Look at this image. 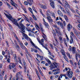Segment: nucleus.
Segmentation results:
<instances>
[{
	"instance_id": "nucleus-1",
	"label": "nucleus",
	"mask_w": 80,
	"mask_h": 80,
	"mask_svg": "<svg viewBox=\"0 0 80 80\" xmlns=\"http://www.w3.org/2000/svg\"><path fill=\"white\" fill-rule=\"evenodd\" d=\"M4 14H5L6 17H7L8 19H9V20L11 21L13 24H14V25H16V26H18L19 28L21 29V30L22 31L21 33H22V35L23 36V37H24L25 38V39H26L27 40H28H28H30V38L28 37L27 34L24 33H25V27L23 24L22 23V22H23V21H24V19H22L20 22H19L20 25H19L18 24V23L17 22V20L15 19H13V18H12V16L11 15L9 14L8 15L5 13H4Z\"/></svg>"
},
{
	"instance_id": "nucleus-2",
	"label": "nucleus",
	"mask_w": 80,
	"mask_h": 80,
	"mask_svg": "<svg viewBox=\"0 0 80 80\" xmlns=\"http://www.w3.org/2000/svg\"><path fill=\"white\" fill-rule=\"evenodd\" d=\"M65 5L64 6V8L65 9L68 15L70 16V17H72V14H71L70 12L69 11H67V10H68V8H70V6L69 4H68V2H67V1H65Z\"/></svg>"
},
{
	"instance_id": "nucleus-3",
	"label": "nucleus",
	"mask_w": 80,
	"mask_h": 80,
	"mask_svg": "<svg viewBox=\"0 0 80 80\" xmlns=\"http://www.w3.org/2000/svg\"><path fill=\"white\" fill-rule=\"evenodd\" d=\"M53 26L54 27H55V28H56L57 29V30L56 29H55L56 33L57 34H58L59 35H61V33L60 32V28L59 27H58V26L56 25H54Z\"/></svg>"
},
{
	"instance_id": "nucleus-4",
	"label": "nucleus",
	"mask_w": 80,
	"mask_h": 80,
	"mask_svg": "<svg viewBox=\"0 0 80 80\" xmlns=\"http://www.w3.org/2000/svg\"><path fill=\"white\" fill-rule=\"evenodd\" d=\"M49 67L51 68L50 69V70H52V69H53V68H57V64L56 62H54L53 63V64L51 65Z\"/></svg>"
},
{
	"instance_id": "nucleus-5",
	"label": "nucleus",
	"mask_w": 80,
	"mask_h": 80,
	"mask_svg": "<svg viewBox=\"0 0 80 80\" xmlns=\"http://www.w3.org/2000/svg\"><path fill=\"white\" fill-rule=\"evenodd\" d=\"M67 75L69 78H72L73 77V72L72 71H68L67 72Z\"/></svg>"
},
{
	"instance_id": "nucleus-6",
	"label": "nucleus",
	"mask_w": 80,
	"mask_h": 80,
	"mask_svg": "<svg viewBox=\"0 0 80 80\" xmlns=\"http://www.w3.org/2000/svg\"><path fill=\"white\" fill-rule=\"evenodd\" d=\"M47 20H48L49 22V23H52V22H53V20H52V18H51V17H50V15L48 13H47Z\"/></svg>"
},
{
	"instance_id": "nucleus-7",
	"label": "nucleus",
	"mask_w": 80,
	"mask_h": 80,
	"mask_svg": "<svg viewBox=\"0 0 80 80\" xmlns=\"http://www.w3.org/2000/svg\"><path fill=\"white\" fill-rule=\"evenodd\" d=\"M32 2H33V1H31V0H27V2L25 1L24 2V3L25 5H28V4L29 5H32Z\"/></svg>"
},
{
	"instance_id": "nucleus-8",
	"label": "nucleus",
	"mask_w": 80,
	"mask_h": 80,
	"mask_svg": "<svg viewBox=\"0 0 80 80\" xmlns=\"http://www.w3.org/2000/svg\"><path fill=\"white\" fill-rule=\"evenodd\" d=\"M43 42H44L43 39H42L41 40V41H40V42H39V43L42 45V46L43 47V48H45V49H46V50H48V48H47V47H45V46H44V44H43Z\"/></svg>"
},
{
	"instance_id": "nucleus-9",
	"label": "nucleus",
	"mask_w": 80,
	"mask_h": 80,
	"mask_svg": "<svg viewBox=\"0 0 80 80\" xmlns=\"http://www.w3.org/2000/svg\"><path fill=\"white\" fill-rule=\"evenodd\" d=\"M17 39L18 42V43H19L21 48H22L23 50H24V49H25V48L23 46L22 43V42L20 41L18 38H17Z\"/></svg>"
},
{
	"instance_id": "nucleus-10",
	"label": "nucleus",
	"mask_w": 80,
	"mask_h": 80,
	"mask_svg": "<svg viewBox=\"0 0 80 80\" xmlns=\"http://www.w3.org/2000/svg\"><path fill=\"white\" fill-rule=\"evenodd\" d=\"M22 62H23V65L24 67V70L25 71V72H26V70H27V68L26 67V62H25V60H24V59H22Z\"/></svg>"
},
{
	"instance_id": "nucleus-11",
	"label": "nucleus",
	"mask_w": 80,
	"mask_h": 80,
	"mask_svg": "<svg viewBox=\"0 0 80 80\" xmlns=\"http://www.w3.org/2000/svg\"><path fill=\"white\" fill-rule=\"evenodd\" d=\"M49 2H51L50 3L51 6L53 8H55V6H54V5H55V4L54 3V2L52 0H50Z\"/></svg>"
},
{
	"instance_id": "nucleus-12",
	"label": "nucleus",
	"mask_w": 80,
	"mask_h": 80,
	"mask_svg": "<svg viewBox=\"0 0 80 80\" xmlns=\"http://www.w3.org/2000/svg\"><path fill=\"white\" fill-rule=\"evenodd\" d=\"M15 65H14V64L11 63L9 65L8 68L10 70H12V68H14L15 67Z\"/></svg>"
},
{
	"instance_id": "nucleus-13",
	"label": "nucleus",
	"mask_w": 80,
	"mask_h": 80,
	"mask_svg": "<svg viewBox=\"0 0 80 80\" xmlns=\"http://www.w3.org/2000/svg\"><path fill=\"white\" fill-rule=\"evenodd\" d=\"M67 28L69 32L70 30V29L72 28V26L69 23L67 25Z\"/></svg>"
},
{
	"instance_id": "nucleus-14",
	"label": "nucleus",
	"mask_w": 80,
	"mask_h": 80,
	"mask_svg": "<svg viewBox=\"0 0 80 80\" xmlns=\"http://www.w3.org/2000/svg\"><path fill=\"white\" fill-rule=\"evenodd\" d=\"M10 2L11 4H12V5L15 8H17V7L16 6V5H17V4L13 1V0H10Z\"/></svg>"
},
{
	"instance_id": "nucleus-15",
	"label": "nucleus",
	"mask_w": 80,
	"mask_h": 80,
	"mask_svg": "<svg viewBox=\"0 0 80 80\" xmlns=\"http://www.w3.org/2000/svg\"><path fill=\"white\" fill-rule=\"evenodd\" d=\"M21 74L19 72H18L16 73V80H18V79H19V75H20Z\"/></svg>"
},
{
	"instance_id": "nucleus-16",
	"label": "nucleus",
	"mask_w": 80,
	"mask_h": 80,
	"mask_svg": "<svg viewBox=\"0 0 80 80\" xmlns=\"http://www.w3.org/2000/svg\"><path fill=\"white\" fill-rule=\"evenodd\" d=\"M19 5H21V7H22L23 10L24 11V12H25V13H27V12H26V9L24 7V6H23V5H22V3L20 2V1H19Z\"/></svg>"
},
{
	"instance_id": "nucleus-17",
	"label": "nucleus",
	"mask_w": 80,
	"mask_h": 80,
	"mask_svg": "<svg viewBox=\"0 0 80 80\" xmlns=\"http://www.w3.org/2000/svg\"><path fill=\"white\" fill-rule=\"evenodd\" d=\"M41 7L42 9H47V7L45 5H41Z\"/></svg>"
},
{
	"instance_id": "nucleus-18",
	"label": "nucleus",
	"mask_w": 80,
	"mask_h": 80,
	"mask_svg": "<svg viewBox=\"0 0 80 80\" xmlns=\"http://www.w3.org/2000/svg\"><path fill=\"white\" fill-rule=\"evenodd\" d=\"M58 13L59 15L61 16V17H63V13L61 12L60 10L58 11Z\"/></svg>"
},
{
	"instance_id": "nucleus-19",
	"label": "nucleus",
	"mask_w": 80,
	"mask_h": 80,
	"mask_svg": "<svg viewBox=\"0 0 80 80\" xmlns=\"http://www.w3.org/2000/svg\"><path fill=\"white\" fill-rule=\"evenodd\" d=\"M71 39L70 40V43L71 44L73 43V37L72 36H70Z\"/></svg>"
},
{
	"instance_id": "nucleus-20",
	"label": "nucleus",
	"mask_w": 80,
	"mask_h": 80,
	"mask_svg": "<svg viewBox=\"0 0 80 80\" xmlns=\"http://www.w3.org/2000/svg\"><path fill=\"white\" fill-rule=\"evenodd\" d=\"M28 74H29V72H28V71L27 70V75L28 77V78L29 80H32V77L31 76H29Z\"/></svg>"
},
{
	"instance_id": "nucleus-21",
	"label": "nucleus",
	"mask_w": 80,
	"mask_h": 80,
	"mask_svg": "<svg viewBox=\"0 0 80 80\" xmlns=\"http://www.w3.org/2000/svg\"><path fill=\"white\" fill-rule=\"evenodd\" d=\"M73 29L74 31V33L75 34V35H77V36H78V32H77V31L75 28L73 27Z\"/></svg>"
},
{
	"instance_id": "nucleus-22",
	"label": "nucleus",
	"mask_w": 80,
	"mask_h": 80,
	"mask_svg": "<svg viewBox=\"0 0 80 80\" xmlns=\"http://www.w3.org/2000/svg\"><path fill=\"white\" fill-rule=\"evenodd\" d=\"M63 41H64L65 45H66V47H68V46H67V42H66V39L65 38H63Z\"/></svg>"
},
{
	"instance_id": "nucleus-23",
	"label": "nucleus",
	"mask_w": 80,
	"mask_h": 80,
	"mask_svg": "<svg viewBox=\"0 0 80 80\" xmlns=\"http://www.w3.org/2000/svg\"><path fill=\"white\" fill-rule=\"evenodd\" d=\"M16 48L18 51H20V47L17 44V43H16Z\"/></svg>"
},
{
	"instance_id": "nucleus-24",
	"label": "nucleus",
	"mask_w": 80,
	"mask_h": 80,
	"mask_svg": "<svg viewBox=\"0 0 80 80\" xmlns=\"http://www.w3.org/2000/svg\"><path fill=\"white\" fill-rule=\"evenodd\" d=\"M35 70L36 74L37 75L39 79H40V76H39V73H38V70H37V69H36Z\"/></svg>"
},
{
	"instance_id": "nucleus-25",
	"label": "nucleus",
	"mask_w": 80,
	"mask_h": 80,
	"mask_svg": "<svg viewBox=\"0 0 80 80\" xmlns=\"http://www.w3.org/2000/svg\"><path fill=\"white\" fill-rule=\"evenodd\" d=\"M70 34L74 38H76V36H75V35H74V34H73V32H70Z\"/></svg>"
},
{
	"instance_id": "nucleus-26",
	"label": "nucleus",
	"mask_w": 80,
	"mask_h": 80,
	"mask_svg": "<svg viewBox=\"0 0 80 80\" xmlns=\"http://www.w3.org/2000/svg\"><path fill=\"white\" fill-rule=\"evenodd\" d=\"M60 8L61 9V10L62 11V12H63L64 13H66V12H65V11L64 9H63V8H62V7H61V6H60Z\"/></svg>"
},
{
	"instance_id": "nucleus-27",
	"label": "nucleus",
	"mask_w": 80,
	"mask_h": 80,
	"mask_svg": "<svg viewBox=\"0 0 80 80\" xmlns=\"http://www.w3.org/2000/svg\"><path fill=\"white\" fill-rule=\"evenodd\" d=\"M61 52L62 53V55H65V51L63 49H61Z\"/></svg>"
},
{
	"instance_id": "nucleus-28",
	"label": "nucleus",
	"mask_w": 80,
	"mask_h": 80,
	"mask_svg": "<svg viewBox=\"0 0 80 80\" xmlns=\"http://www.w3.org/2000/svg\"><path fill=\"white\" fill-rule=\"evenodd\" d=\"M41 28V32L42 33V34L43 35H44V33H43V32H44V29H43V27H42V28Z\"/></svg>"
},
{
	"instance_id": "nucleus-29",
	"label": "nucleus",
	"mask_w": 80,
	"mask_h": 80,
	"mask_svg": "<svg viewBox=\"0 0 80 80\" xmlns=\"http://www.w3.org/2000/svg\"><path fill=\"white\" fill-rule=\"evenodd\" d=\"M64 18L65 19L66 21L68 22V17H67V16L66 15H64Z\"/></svg>"
},
{
	"instance_id": "nucleus-30",
	"label": "nucleus",
	"mask_w": 80,
	"mask_h": 80,
	"mask_svg": "<svg viewBox=\"0 0 80 80\" xmlns=\"http://www.w3.org/2000/svg\"><path fill=\"white\" fill-rule=\"evenodd\" d=\"M57 23L58 25H62V22H60V21H58L56 22Z\"/></svg>"
},
{
	"instance_id": "nucleus-31",
	"label": "nucleus",
	"mask_w": 80,
	"mask_h": 80,
	"mask_svg": "<svg viewBox=\"0 0 80 80\" xmlns=\"http://www.w3.org/2000/svg\"><path fill=\"white\" fill-rule=\"evenodd\" d=\"M24 16L25 17V20H26V21H27V22H28V23H30V22L29 21L30 20L28 18H27V17L25 16L24 15Z\"/></svg>"
},
{
	"instance_id": "nucleus-32",
	"label": "nucleus",
	"mask_w": 80,
	"mask_h": 80,
	"mask_svg": "<svg viewBox=\"0 0 80 80\" xmlns=\"http://www.w3.org/2000/svg\"><path fill=\"white\" fill-rule=\"evenodd\" d=\"M44 24L45 25L46 27H47L48 28V27L49 26H48V23H47L46 22H44Z\"/></svg>"
},
{
	"instance_id": "nucleus-33",
	"label": "nucleus",
	"mask_w": 80,
	"mask_h": 80,
	"mask_svg": "<svg viewBox=\"0 0 80 80\" xmlns=\"http://www.w3.org/2000/svg\"><path fill=\"white\" fill-rule=\"evenodd\" d=\"M7 5L8 6V8H9V9H10V10H12L13 9V8H12V7H11V6L9 5L8 3L7 4Z\"/></svg>"
},
{
	"instance_id": "nucleus-34",
	"label": "nucleus",
	"mask_w": 80,
	"mask_h": 80,
	"mask_svg": "<svg viewBox=\"0 0 80 80\" xmlns=\"http://www.w3.org/2000/svg\"><path fill=\"white\" fill-rule=\"evenodd\" d=\"M47 50H48V54L49 55H50V56H52V54L51 53V52L50 51H49V50H48V48Z\"/></svg>"
},
{
	"instance_id": "nucleus-35",
	"label": "nucleus",
	"mask_w": 80,
	"mask_h": 80,
	"mask_svg": "<svg viewBox=\"0 0 80 80\" xmlns=\"http://www.w3.org/2000/svg\"><path fill=\"white\" fill-rule=\"evenodd\" d=\"M43 35L44 36V38L45 40H46V41H47V36H46V35H45V34H43Z\"/></svg>"
},
{
	"instance_id": "nucleus-36",
	"label": "nucleus",
	"mask_w": 80,
	"mask_h": 80,
	"mask_svg": "<svg viewBox=\"0 0 80 80\" xmlns=\"http://www.w3.org/2000/svg\"><path fill=\"white\" fill-rule=\"evenodd\" d=\"M63 58H64L65 59V60H66L67 62H68V59H67V57H66V56H65V54L64 55Z\"/></svg>"
},
{
	"instance_id": "nucleus-37",
	"label": "nucleus",
	"mask_w": 80,
	"mask_h": 80,
	"mask_svg": "<svg viewBox=\"0 0 80 80\" xmlns=\"http://www.w3.org/2000/svg\"><path fill=\"white\" fill-rule=\"evenodd\" d=\"M67 55H68V57L70 59L71 58V57H70V53L67 52Z\"/></svg>"
},
{
	"instance_id": "nucleus-38",
	"label": "nucleus",
	"mask_w": 80,
	"mask_h": 80,
	"mask_svg": "<svg viewBox=\"0 0 80 80\" xmlns=\"http://www.w3.org/2000/svg\"><path fill=\"white\" fill-rule=\"evenodd\" d=\"M59 39L60 42H62H62H63V40L62 39V37H59Z\"/></svg>"
},
{
	"instance_id": "nucleus-39",
	"label": "nucleus",
	"mask_w": 80,
	"mask_h": 80,
	"mask_svg": "<svg viewBox=\"0 0 80 80\" xmlns=\"http://www.w3.org/2000/svg\"><path fill=\"white\" fill-rule=\"evenodd\" d=\"M8 57L10 58V52L9 51H8Z\"/></svg>"
},
{
	"instance_id": "nucleus-40",
	"label": "nucleus",
	"mask_w": 80,
	"mask_h": 80,
	"mask_svg": "<svg viewBox=\"0 0 80 80\" xmlns=\"http://www.w3.org/2000/svg\"><path fill=\"white\" fill-rule=\"evenodd\" d=\"M62 74V76L65 77V78L66 79H68V77H67V76H66L67 74Z\"/></svg>"
},
{
	"instance_id": "nucleus-41",
	"label": "nucleus",
	"mask_w": 80,
	"mask_h": 80,
	"mask_svg": "<svg viewBox=\"0 0 80 80\" xmlns=\"http://www.w3.org/2000/svg\"><path fill=\"white\" fill-rule=\"evenodd\" d=\"M29 10L30 12L31 13L33 14V12L32 11V8H29Z\"/></svg>"
},
{
	"instance_id": "nucleus-42",
	"label": "nucleus",
	"mask_w": 80,
	"mask_h": 80,
	"mask_svg": "<svg viewBox=\"0 0 80 80\" xmlns=\"http://www.w3.org/2000/svg\"><path fill=\"white\" fill-rule=\"evenodd\" d=\"M60 73V72L57 71V72H54L53 73V74L54 75H57V74H58V73Z\"/></svg>"
},
{
	"instance_id": "nucleus-43",
	"label": "nucleus",
	"mask_w": 80,
	"mask_h": 80,
	"mask_svg": "<svg viewBox=\"0 0 80 80\" xmlns=\"http://www.w3.org/2000/svg\"><path fill=\"white\" fill-rule=\"evenodd\" d=\"M65 71H68V68H65V69L63 70V72H65Z\"/></svg>"
},
{
	"instance_id": "nucleus-44",
	"label": "nucleus",
	"mask_w": 80,
	"mask_h": 80,
	"mask_svg": "<svg viewBox=\"0 0 80 80\" xmlns=\"http://www.w3.org/2000/svg\"><path fill=\"white\" fill-rule=\"evenodd\" d=\"M51 15L52 17H53L54 18H55V13H52V14Z\"/></svg>"
},
{
	"instance_id": "nucleus-45",
	"label": "nucleus",
	"mask_w": 80,
	"mask_h": 80,
	"mask_svg": "<svg viewBox=\"0 0 80 80\" xmlns=\"http://www.w3.org/2000/svg\"><path fill=\"white\" fill-rule=\"evenodd\" d=\"M59 70V69H54L52 70V72H56V71H58Z\"/></svg>"
},
{
	"instance_id": "nucleus-46",
	"label": "nucleus",
	"mask_w": 80,
	"mask_h": 80,
	"mask_svg": "<svg viewBox=\"0 0 80 80\" xmlns=\"http://www.w3.org/2000/svg\"><path fill=\"white\" fill-rule=\"evenodd\" d=\"M35 27L36 28H37H37H39V27L38 26V25H37V24L36 23L35 24Z\"/></svg>"
},
{
	"instance_id": "nucleus-47",
	"label": "nucleus",
	"mask_w": 80,
	"mask_h": 80,
	"mask_svg": "<svg viewBox=\"0 0 80 80\" xmlns=\"http://www.w3.org/2000/svg\"><path fill=\"white\" fill-rule=\"evenodd\" d=\"M46 61L48 63H51V62L48 59H47L46 60Z\"/></svg>"
},
{
	"instance_id": "nucleus-48",
	"label": "nucleus",
	"mask_w": 80,
	"mask_h": 80,
	"mask_svg": "<svg viewBox=\"0 0 80 80\" xmlns=\"http://www.w3.org/2000/svg\"><path fill=\"white\" fill-rule=\"evenodd\" d=\"M0 78L1 80H3V76L1 74L0 75Z\"/></svg>"
},
{
	"instance_id": "nucleus-49",
	"label": "nucleus",
	"mask_w": 80,
	"mask_h": 80,
	"mask_svg": "<svg viewBox=\"0 0 80 80\" xmlns=\"http://www.w3.org/2000/svg\"><path fill=\"white\" fill-rule=\"evenodd\" d=\"M30 42H31V44L33 46H35V44H34V43H33V42H32V41H30Z\"/></svg>"
},
{
	"instance_id": "nucleus-50",
	"label": "nucleus",
	"mask_w": 80,
	"mask_h": 80,
	"mask_svg": "<svg viewBox=\"0 0 80 80\" xmlns=\"http://www.w3.org/2000/svg\"><path fill=\"white\" fill-rule=\"evenodd\" d=\"M50 47L52 49H53V45L51 44H50Z\"/></svg>"
},
{
	"instance_id": "nucleus-51",
	"label": "nucleus",
	"mask_w": 80,
	"mask_h": 80,
	"mask_svg": "<svg viewBox=\"0 0 80 80\" xmlns=\"http://www.w3.org/2000/svg\"><path fill=\"white\" fill-rule=\"evenodd\" d=\"M20 80H23V76L21 75V77L19 78Z\"/></svg>"
},
{
	"instance_id": "nucleus-52",
	"label": "nucleus",
	"mask_w": 80,
	"mask_h": 80,
	"mask_svg": "<svg viewBox=\"0 0 80 80\" xmlns=\"http://www.w3.org/2000/svg\"><path fill=\"white\" fill-rule=\"evenodd\" d=\"M7 62H8V63H10V58H8L7 60Z\"/></svg>"
},
{
	"instance_id": "nucleus-53",
	"label": "nucleus",
	"mask_w": 80,
	"mask_h": 80,
	"mask_svg": "<svg viewBox=\"0 0 80 80\" xmlns=\"http://www.w3.org/2000/svg\"><path fill=\"white\" fill-rule=\"evenodd\" d=\"M39 25L40 28H42V27H43V26H42V24H41V23H39Z\"/></svg>"
},
{
	"instance_id": "nucleus-54",
	"label": "nucleus",
	"mask_w": 80,
	"mask_h": 80,
	"mask_svg": "<svg viewBox=\"0 0 80 80\" xmlns=\"http://www.w3.org/2000/svg\"><path fill=\"white\" fill-rule=\"evenodd\" d=\"M32 17H33V18L34 19V20H36V21L37 19V18H36L34 16H32Z\"/></svg>"
},
{
	"instance_id": "nucleus-55",
	"label": "nucleus",
	"mask_w": 80,
	"mask_h": 80,
	"mask_svg": "<svg viewBox=\"0 0 80 80\" xmlns=\"http://www.w3.org/2000/svg\"><path fill=\"white\" fill-rule=\"evenodd\" d=\"M40 58H41L40 60H43V57L42 56H41L40 57Z\"/></svg>"
},
{
	"instance_id": "nucleus-56",
	"label": "nucleus",
	"mask_w": 80,
	"mask_h": 80,
	"mask_svg": "<svg viewBox=\"0 0 80 80\" xmlns=\"http://www.w3.org/2000/svg\"><path fill=\"white\" fill-rule=\"evenodd\" d=\"M26 29H27V30L28 31V32H29V31H31V29H30V28H26Z\"/></svg>"
},
{
	"instance_id": "nucleus-57",
	"label": "nucleus",
	"mask_w": 80,
	"mask_h": 80,
	"mask_svg": "<svg viewBox=\"0 0 80 80\" xmlns=\"http://www.w3.org/2000/svg\"><path fill=\"white\" fill-rule=\"evenodd\" d=\"M38 68L39 70V71L40 73L41 72H42V71H41V69H40V68H39V67H38Z\"/></svg>"
},
{
	"instance_id": "nucleus-58",
	"label": "nucleus",
	"mask_w": 80,
	"mask_h": 80,
	"mask_svg": "<svg viewBox=\"0 0 80 80\" xmlns=\"http://www.w3.org/2000/svg\"><path fill=\"white\" fill-rule=\"evenodd\" d=\"M13 57L14 58H17V56L16 55V54H14L13 55Z\"/></svg>"
},
{
	"instance_id": "nucleus-59",
	"label": "nucleus",
	"mask_w": 80,
	"mask_h": 80,
	"mask_svg": "<svg viewBox=\"0 0 80 80\" xmlns=\"http://www.w3.org/2000/svg\"><path fill=\"white\" fill-rule=\"evenodd\" d=\"M71 10L73 12V13H75V10H73V9H71Z\"/></svg>"
},
{
	"instance_id": "nucleus-60",
	"label": "nucleus",
	"mask_w": 80,
	"mask_h": 80,
	"mask_svg": "<svg viewBox=\"0 0 80 80\" xmlns=\"http://www.w3.org/2000/svg\"><path fill=\"white\" fill-rule=\"evenodd\" d=\"M3 59V56L2 55H0V60Z\"/></svg>"
},
{
	"instance_id": "nucleus-61",
	"label": "nucleus",
	"mask_w": 80,
	"mask_h": 80,
	"mask_svg": "<svg viewBox=\"0 0 80 80\" xmlns=\"http://www.w3.org/2000/svg\"><path fill=\"white\" fill-rule=\"evenodd\" d=\"M13 72H15L16 71V68H14L13 69Z\"/></svg>"
},
{
	"instance_id": "nucleus-62",
	"label": "nucleus",
	"mask_w": 80,
	"mask_h": 80,
	"mask_svg": "<svg viewBox=\"0 0 80 80\" xmlns=\"http://www.w3.org/2000/svg\"><path fill=\"white\" fill-rule=\"evenodd\" d=\"M74 16L75 18H77V17H78V16L76 14H74Z\"/></svg>"
},
{
	"instance_id": "nucleus-63",
	"label": "nucleus",
	"mask_w": 80,
	"mask_h": 80,
	"mask_svg": "<svg viewBox=\"0 0 80 80\" xmlns=\"http://www.w3.org/2000/svg\"><path fill=\"white\" fill-rule=\"evenodd\" d=\"M70 61L72 65H73V61L71 60H70Z\"/></svg>"
},
{
	"instance_id": "nucleus-64",
	"label": "nucleus",
	"mask_w": 80,
	"mask_h": 80,
	"mask_svg": "<svg viewBox=\"0 0 80 80\" xmlns=\"http://www.w3.org/2000/svg\"><path fill=\"white\" fill-rule=\"evenodd\" d=\"M72 79L73 80H77V79H76V78H75V77H73L72 78Z\"/></svg>"
}]
</instances>
